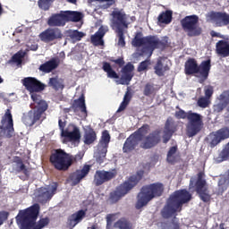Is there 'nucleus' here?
Returning a JSON list of instances; mask_svg holds the SVG:
<instances>
[{"instance_id": "nucleus-6", "label": "nucleus", "mask_w": 229, "mask_h": 229, "mask_svg": "<svg viewBox=\"0 0 229 229\" xmlns=\"http://www.w3.org/2000/svg\"><path fill=\"white\" fill-rule=\"evenodd\" d=\"M143 174V171L138 172L137 174L132 175L127 182L119 186L114 192H112L110 195L111 203H117V201H119L123 196H126L128 191H131V189H133V187H135V185L140 182Z\"/></svg>"}, {"instance_id": "nucleus-16", "label": "nucleus", "mask_w": 229, "mask_h": 229, "mask_svg": "<svg viewBox=\"0 0 229 229\" xmlns=\"http://www.w3.org/2000/svg\"><path fill=\"white\" fill-rule=\"evenodd\" d=\"M181 24L190 37H194V35H199L201 33V29L197 25L198 16L196 15L186 16L181 21Z\"/></svg>"}, {"instance_id": "nucleus-24", "label": "nucleus", "mask_w": 229, "mask_h": 229, "mask_svg": "<svg viewBox=\"0 0 229 229\" xmlns=\"http://www.w3.org/2000/svg\"><path fill=\"white\" fill-rule=\"evenodd\" d=\"M39 38L43 42H53L56 38H62V31L58 29H47L39 34Z\"/></svg>"}, {"instance_id": "nucleus-3", "label": "nucleus", "mask_w": 229, "mask_h": 229, "mask_svg": "<svg viewBox=\"0 0 229 229\" xmlns=\"http://www.w3.org/2000/svg\"><path fill=\"white\" fill-rule=\"evenodd\" d=\"M131 45L134 47H142V51L140 55L143 58H149L153 55V51L160 46V40L157 37H142V33L139 32L136 34L135 38L132 39Z\"/></svg>"}, {"instance_id": "nucleus-26", "label": "nucleus", "mask_w": 229, "mask_h": 229, "mask_svg": "<svg viewBox=\"0 0 229 229\" xmlns=\"http://www.w3.org/2000/svg\"><path fill=\"white\" fill-rule=\"evenodd\" d=\"M86 212L85 210H79L76 213L72 214L68 218V225L71 228H74L76 225L79 223H81L83 219L85 218Z\"/></svg>"}, {"instance_id": "nucleus-11", "label": "nucleus", "mask_w": 229, "mask_h": 229, "mask_svg": "<svg viewBox=\"0 0 229 229\" xmlns=\"http://www.w3.org/2000/svg\"><path fill=\"white\" fill-rule=\"evenodd\" d=\"M148 130H149V126L144 125L143 127L140 128L138 131L131 134L124 142L123 147V153H131L139 142H140V139H142L143 135L148 133Z\"/></svg>"}, {"instance_id": "nucleus-33", "label": "nucleus", "mask_w": 229, "mask_h": 229, "mask_svg": "<svg viewBox=\"0 0 229 229\" xmlns=\"http://www.w3.org/2000/svg\"><path fill=\"white\" fill-rule=\"evenodd\" d=\"M97 139L96 131L89 127L85 128V133L83 136L84 144H92Z\"/></svg>"}, {"instance_id": "nucleus-39", "label": "nucleus", "mask_w": 229, "mask_h": 229, "mask_svg": "<svg viewBox=\"0 0 229 229\" xmlns=\"http://www.w3.org/2000/svg\"><path fill=\"white\" fill-rule=\"evenodd\" d=\"M103 70L105 71V72H107L108 78H113L114 80H117V78H119V75H117V72L112 70V66H110L108 63H104Z\"/></svg>"}, {"instance_id": "nucleus-12", "label": "nucleus", "mask_w": 229, "mask_h": 229, "mask_svg": "<svg viewBox=\"0 0 229 229\" xmlns=\"http://www.w3.org/2000/svg\"><path fill=\"white\" fill-rule=\"evenodd\" d=\"M203 126V116L197 113H188V125H187V135L188 137H194L200 131Z\"/></svg>"}, {"instance_id": "nucleus-63", "label": "nucleus", "mask_w": 229, "mask_h": 229, "mask_svg": "<svg viewBox=\"0 0 229 229\" xmlns=\"http://www.w3.org/2000/svg\"><path fill=\"white\" fill-rule=\"evenodd\" d=\"M9 96H13V93H10Z\"/></svg>"}, {"instance_id": "nucleus-7", "label": "nucleus", "mask_w": 229, "mask_h": 229, "mask_svg": "<svg viewBox=\"0 0 229 229\" xmlns=\"http://www.w3.org/2000/svg\"><path fill=\"white\" fill-rule=\"evenodd\" d=\"M83 19V13L76 11H62L58 14H54L48 20L49 26H65V22L72 21L78 22Z\"/></svg>"}, {"instance_id": "nucleus-4", "label": "nucleus", "mask_w": 229, "mask_h": 229, "mask_svg": "<svg viewBox=\"0 0 229 229\" xmlns=\"http://www.w3.org/2000/svg\"><path fill=\"white\" fill-rule=\"evenodd\" d=\"M162 192H164L163 183L157 182L144 186L138 194L136 208H142V207H146L151 199L162 196Z\"/></svg>"}, {"instance_id": "nucleus-51", "label": "nucleus", "mask_w": 229, "mask_h": 229, "mask_svg": "<svg viewBox=\"0 0 229 229\" xmlns=\"http://www.w3.org/2000/svg\"><path fill=\"white\" fill-rule=\"evenodd\" d=\"M188 116L189 113H185V111L182 109L175 113V117H177V119H185L186 117L188 118Z\"/></svg>"}, {"instance_id": "nucleus-55", "label": "nucleus", "mask_w": 229, "mask_h": 229, "mask_svg": "<svg viewBox=\"0 0 229 229\" xmlns=\"http://www.w3.org/2000/svg\"><path fill=\"white\" fill-rule=\"evenodd\" d=\"M17 165H18L17 171H26L25 166H24V165H22V163L20 162L17 164Z\"/></svg>"}, {"instance_id": "nucleus-15", "label": "nucleus", "mask_w": 229, "mask_h": 229, "mask_svg": "<svg viewBox=\"0 0 229 229\" xmlns=\"http://www.w3.org/2000/svg\"><path fill=\"white\" fill-rule=\"evenodd\" d=\"M13 119L12 118L10 109H7L1 121L0 139L1 137L10 139V137H13Z\"/></svg>"}, {"instance_id": "nucleus-34", "label": "nucleus", "mask_w": 229, "mask_h": 229, "mask_svg": "<svg viewBox=\"0 0 229 229\" xmlns=\"http://www.w3.org/2000/svg\"><path fill=\"white\" fill-rule=\"evenodd\" d=\"M58 67V60L57 59H52L44 64L40 65L39 70L42 71V72H51L54 69H56Z\"/></svg>"}, {"instance_id": "nucleus-58", "label": "nucleus", "mask_w": 229, "mask_h": 229, "mask_svg": "<svg viewBox=\"0 0 229 229\" xmlns=\"http://www.w3.org/2000/svg\"><path fill=\"white\" fill-rule=\"evenodd\" d=\"M37 49H38V46H37V45H32V46L30 47V50H31V51H37Z\"/></svg>"}, {"instance_id": "nucleus-37", "label": "nucleus", "mask_w": 229, "mask_h": 229, "mask_svg": "<svg viewBox=\"0 0 229 229\" xmlns=\"http://www.w3.org/2000/svg\"><path fill=\"white\" fill-rule=\"evenodd\" d=\"M166 160L170 164H174V162H176V160H178V152H177L176 147H172L168 150Z\"/></svg>"}, {"instance_id": "nucleus-13", "label": "nucleus", "mask_w": 229, "mask_h": 229, "mask_svg": "<svg viewBox=\"0 0 229 229\" xmlns=\"http://www.w3.org/2000/svg\"><path fill=\"white\" fill-rule=\"evenodd\" d=\"M22 84L30 93L32 101H38L39 98L37 92H42V90H44V84L33 77H27L23 79Z\"/></svg>"}, {"instance_id": "nucleus-43", "label": "nucleus", "mask_w": 229, "mask_h": 229, "mask_svg": "<svg viewBox=\"0 0 229 229\" xmlns=\"http://www.w3.org/2000/svg\"><path fill=\"white\" fill-rule=\"evenodd\" d=\"M128 103H130V91L125 93L123 101L121 103L117 112H123V110H125L126 106H128Z\"/></svg>"}, {"instance_id": "nucleus-31", "label": "nucleus", "mask_w": 229, "mask_h": 229, "mask_svg": "<svg viewBox=\"0 0 229 229\" xmlns=\"http://www.w3.org/2000/svg\"><path fill=\"white\" fill-rule=\"evenodd\" d=\"M216 53L224 58L229 56V43L228 41L220 40L216 43Z\"/></svg>"}, {"instance_id": "nucleus-40", "label": "nucleus", "mask_w": 229, "mask_h": 229, "mask_svg": "<svg viewBox=\"0 0 229 229\" xmlns=\"http://www.w3.org/2000/svg\"><path fill=\"white\" fill-rule=\"evenodd\" d=\"M67 35L73 42H76L78 40H81L84 34L78 30H68Z\"/></svg>"}, {"instance_id": "nucleus-22", "label": "nucleus", "mask_w": 229, "mask_h": 229, "mask_svg": "<svg viewBox=\"0 0 229 229\" xmlns=\"http://www.w3.org/2000/svg\"><path fill=\"white\" fill-rule=\"evenodd\" d=\"M135 67L131 64H126L122 70V75L119 81H116L118 85H130L131 78H133V71Z\"/></svg>"}, {"instance_id": "nucleus-61", "label": "nucleus", "mask_w": 229, "mask_h": 229, "mask_svg": "<svg viewBox=\"0 0 229 229\" xmlns=\"http://www.w3.org/2000/svg\"><path fill=\"white\" fill-rule=\"evenodd\" d=\"M4 80L3 78L0 76V83H3Z\"/></svg>"}, {"instance_id": "nucleus-56", "label": "nucleus", "mask_w": 229, "mask_h": 229, "mask_svg": "<svg viewBox=\"0 0 229 229\" xmlns=\"http://www.w3.org/2000/svg\"><path fill=\"white\" fill-rule=\"evenodd\" d=\"M114 62H115V64H118V65H123L124 64V61L123 59H117Z\"/></svg>"}, {"instance_id": "nucleus-35", "label": "nucleus", "mask_w": 229, "mask_h": 229, "mask_svg": "<svg viewBox=\"0 0 229 229\" xmlns=\"http://www.w3.org/2000/svg\"><path fill=\"white\" fill-rule=\"evenodd\" d=\"M73 106H75V108H79L82 115L87 117V106H85V97H83V95L74 101Z\"/></svg>"}, {"instance_id": "nucleus-42", "label": "nucleus", "mask_w": 229, "mask_h": 229, "mask_svg": "<svg viewBox=\"0 0 229 229\" xmlns=\"http://www.w3.org/2000/svg\"><path fill=\"white\" fill-rule=\"evenodd\" d=\"M92 3H97L100 8H109L115 3V0H93Z\"/></svg>"}, {"instance_id": "nucleus-8", "label": "nucleus", "mask_w": 229, "mask_h": 229, "mask_svg": "<svg viewBox=\"0 0 229 229\" xmlns=\"http://www.w3.org/2000/svg\"><path fill=\"white\" fill-rule=\"evenodd\" d=\"M210 71V61H204L198 67V64L194 59H190L185 63V74H198L201 78V81H205L208 78Z\"/></svg>"}, {"instance_id": "nucleus-19", "label": "nucleus", "mask_w": 229, "mask_h": 229, "mask_svg": "<svg viewBox=\"0 0 229 229\" xmlns=\"http://www.w3.org/2000/svg\"><path fill=\"white\" fill-rule=\"evenodd\" d=\"M229 137V130L220 129L219 131L216 132H212L208 137V142L210 145L211 148H215V146H217L221 140H225V139H228Z\"/></svg>"}, {"instance_id": "nucleus-46", "label": "nucleus", "mask_w": 229, "mask_h": 229, "mask_svg": "<svg viewBox=\"0 0 229 229\" xmlns=\"http://www.w3.org/2000/svg\"><path fill=\"white\" fill-rule=\"evenodd\" d=\"M55 0H39L38 4L41 10H49V6H51V3Z\"/></svg>"}, {"instance_id": "nucleus-54", "label": "nucleus", "mask_w": 229, "mask_h": 229, "mask_svg": "<svg viewBox=\"0 0 229 229\" xmlns=\"http://www.w3.org/2000/svg\"><path fill=\"white\" fill-rule=\"evenodd\" d=\"M107 219V226L112 225V221H114V219H115V215H108L106 216Z\"/></svg>"}, {"instance_id": "nucleus-49", "label": "nucleus", "mask_w": 229, "mask_h": 229, "mask_svg": "<svg viewBox=\"0 0 229 229\" xmlns=\"http://www.w3.org/2000/svg\"><path fill=\"white\" fill-rule=\"evenodd\" d=\"M225 104H223L222 102H219L216 100V105L214 106V112L219 113L223 111V109L225 107Z\"/></svg>"}, {"instance_id": "nucleus-47", "label": "nucleus", "mask_w": 229, "mask_h": 229, "mask_svg": "<svg viewBox=\"0 0 229 229\" xmlns=\"http://www.w3.org/2000/svg\"><path fill=\"white\" fill-rule=\"evenodd\" d=\"M25 55L26 53L24 52H18L13 56V62H14V64H17V65H21V64H22V58H24Z\"/></svg>"}, {"instance_id": "nucleus-27", "label": "nucleus", "mask_w": 229, "mask_h": 229, "mask_svg": "<svg viewBox=\"0 0 229 229\" xmlns=\"http://www.w3.org/2000/svg\"><path fill=\"white\" fill-rule=\"evenodd\" d=\"M38 119H40V114H37V110L32 109L23 115L22 121L26 126H33Z\"/></svg>"}, {"instance_id": "nucleus-32", "label": "nucleus", "mask_w": 229, "mask_h": 229, "mask_svg": "<svg viewBox=\"0 0 229 229\" xmlns=\"http://www.w3.org/2000/svg\"><path fill=\"white\" fill-rule=\"evenodd\" d=\"M39 99L38 100H33L35 105V108L32 110H36V114H39V117L47 110V103L44 100H42V98L40 95H38Z\"/></svg>"}, {"instance_id": "nucleus-18", "label": "nucleus", "mask_w": 229, "mask_h": 229, "mask_svg": "<svg viewBox=\"0 0 229 229\" xmlns=\"http://www.w3.org/2000/svg\"><path fill=\"white\" fill-rule=\"evenodd\" d=\"M196 189L199 198L202 201H209L210 194L207 190V182H205V174L199 173L198 174L197 182H196Z\"/></svg>"}, {"instance_id": "nucleus-57", "label": "nucleus", "mask_w": 229, "mask_h": 229, "mask_svg": "<svg viewBox=\"0 0 229 229\" xmlns=\"http://www.w3.org/2000/svg\"><path fill=\"white\" fill-rule=\"evenodd\" d=\"M194 182H196V180H194V178H191L190 182V190L194 188Z\"/></svg>"}, {"instance_id": "nucleus-5", "label": "nucleus", "mask_w": 229, "mask_h": 229, "mask_svg": "<svg viewBox=\"0 0 229 229\" xmlns=\"http://www.w3.org/2000/svg\"><path fill=\"white\" fill-rule=\"evenodd\" d=\"M59 128L61 130V140L64 144H72L73 146H78L80 144V139H81V134H80V129L74 124H70L65 128V121L59 120Z\"/></svg>"}, {"instance_id": "nucleus-44", "label": "nucleus", "mask_w": 229, "mask_h": 229, "mask_svg": "<svg viewBox=\"0 0 229 229\" xmlns=\"http://www.w3.org/2000/svg\"><path fill=\"white\" fill-rule=\"evenodd\" d=\"M114 226L119 229H132L131 224L128 223L126 220H119L115 223Z\"/></svg>"}, {"instance_id": "nucleus-21", "label": "nucleus", "mask_w": 229, "mask_h": 229, "mask_svg": "<svg viewBox=\"0 0 229 229\" xmlns=\"http://www.w3.org/2000/svg\"><path fill=\"white\" fill-rule=\"evenodd\" d=\"M117 176V171L111 170V171H97L95 174L94 182L96 185H103L105 182H109Z\"/></svg>"}, {"instance_id": "nucleus-2", "label": "nucleus", "mask_w": 229, "mask_h": 229, "mask_svg": "<svg viewBox=\"0 0 229 229\" xmlns=\"http://www.w3.org/2000/svg\"><path fill=\"white\" fill-rule=\"evenodd\" d=\"M187 201H191V195L189 194V191L185 190L175 191L170 196L167 205L162 211L163 217H173L174 213L180 211L182 205H183V203H187Z\"/></svg>"}, {"instance_id": "nucleus-59", "label": "nucleus", "mask_w": 229, "mask_h": 229, "mask_svg": "<svg viewBox=\"0 0 229 229\" xmlns=\"http://www.w3.org/2000/svg\"><path fill=\"white\" fill-rule=\"evenodd\" d=\"M68 1V3H72V4H75V3H76V0H67Z\"/></svg>"}, {"instance_id": "nucleus-20", "label": "nucleus", "mask_w": 229, "mask_h": 229, "mask_svg": "<svg viewBox=\"0 0 229 229\" xmlns=\"http://www.w3.org/2000/svg\"><path fill=\"white\" fill-rule=\"evenodd\" d=\"M56 189H57V184L55 182H53L47 188H40L37 193L38 200L44 203V201H47L48 199H51L53 196H55V193L56 192Z\"/></svg>"}, {"instance_id": "nucleus-60", "label": "nucleus", "mask_w": 229, "mask_h": 229, "mask_svg": "<svg viewBox=\"0 0 229 229\" xmlns=\"http://www.w3.org/2000/svg\"><path fill=\"white\" fill-rule=\"evenodd\" d=\"M0 15H3V7L1 6V4H0Z\"/></svg>"}, {"instance_id": "nucleus-25", "label": "nucleus", "mask_w": 229, "mask_h": 229, "mask_svg": "<svg viewBox=\"0 0 229 229\" xmlns=\"http://www.w3.org/2000/svg\"><path fill=\"white\" fill-rule=\"evenodd\" d=\"M89 171H90V165H84L81 170L76 171L69 177V183H71V185H77L79 182H81V180L89 174Z\"/></svg>"}, {"instance_id": "nucleus-52", "label": "nucleus", "mask_w": 229, "mask_h": 229, "mask_svg": "<svg viewBox=\"0 0 229 229\" xmlns=\"http://www.w3.org/2000/svg\"><path fill=\"white\" fill-rule=\"evenodd\" d=\"M214 94V89L210 86H208L205 88V98H208L210 99L212 98V95Z\"/></svg>"}, {"instance_id": "nucleus-28", "label": "nucleus", "mask_w": 229, "mask_h": 229, "mask_svg": "<svg viewBox=\"0 0 229 229\" xmlns=\"http://www.w3.org/2000/svg\"><path fill=\"white\" fill-rule=\"evenodd\" d=\"M108 31V27H100L95 35L91 36V42L94 46H103V37Z\"/></svg>"}, {"instance_id": "nucleus-64", "label": "nucleus", "mask_w": 229, "mask_h": 229, "mask_svg": "<svg viewBox=\"0 0 229 229\" xmlns=\"http://www.w3.org/2000/svg\"><path fill=\"white\" fill-rule=\"evenodd\" d=\"M3 95L0 93V98L2 97Z\"/></svg>"}, {"instance_id": "nucleus-53", "label": "nucleus", "mask_w": 229, "mask_h": 229, "mask_svg": "<svg viewBox=\"0 0 229 229\" xmlns=\"http://www.w3.org/2000/svg\"><path fill=\"white\" fill-rule=\"evenodd\" d=\"M151 92H153V86L148 84V85L145 87L144 95H145V96H149V95L151 94Z\"/></svg>"}, {"instance_id": "nucleus-48", "label": "nucleus", "mask_w": 229, "mask_h": 229, "mask_svg": "<svg viewBox=\"0 0 229 229\" xmlns=\"http://www.w3.org/2000/svg\"><path fill=\"white\" fill-rule=\"evenodd\" d=\"M150 63L149 60H146L140 63V64L138 67L139 72H142V71H146L148 67L149 66Z\"/></svg>"}, {"instance_id": "nucleus-50", "label": "nucleus", "mask_w": 229, "mask_h": 229, "mask_svg": "<svg viewBox=\"0 0 229 229\" xmlns=\"http://www.w3.org/2000/svg\"><path fill=\"white\" fill-rule=\"evenodd\" d=\"M10 213L8 211H0V226L8 219Z\"/></svg>"}, {"instance_id": "nucleus-41", "label": "nucleus", "mask_w": 229, "mask_h": 229, "mask_svg": "<svg viewBox=\"0 0 229 229\" xmlns=\"http://www.w3.org/2000/svg\"><path fill=\"white\" fill-rule=\"evenodd\" d=\"M210 98L207 97H200L197 101V105L199 108H208V106H210Z\"/></svg>"}, {"instance_id": "nucleus-62", "label": "nucleus", "mask_w": 229, "mask_h": 229, "mask_svg": "<svg viewBox=\"0 0 229 229\" xmlns=\"http://www.w3.org/2000/svg\"><path fill=\"white\" fill-rule=\"evenodd\" d=\"M90 229H96V226H92Z\"/></svg>"}, {"instance_id": "nucleus-23", "label": "nucleus", "mask_w": 229, "mask_h": 229, "mask_svg": "<svg viewBox=\"0 0 229 229\" xmlns=\"http://www.w3.org/2000/svg\"><path fill=\"white\" fill-rule=\"evenodd\" d=\"M146 134H144L140 140V148L143 149H149V148H153V146H157L158 142H160V134L155 132L150 134L149 136L144 138Z\"/></svg>"}, {"instance_id": "nucleus-9", "label": "nucleus", "mask_w": 229, "mask_h": 229, "mask_svg": "<svg viewBox=\"0 0 229 229\" xmlns=\"http://www.w3.org/2000/svg\"><path fill=\"white\" fill-rule=\"evenodd\" d=\"M112 15L113 19L111 26L113 30H115L118 33V46H120V47H124V46H126V42L124 41L123 30L124 28H127L126 14H124L123 11H114Z\"/></svg>"}, {"instance_id": "nucleus-1", "label": "nucleus", "mask_w": 229, "mask_h": 229, "mask_svg": "<svg viewBox=\"0 0 229 229\" xmlns=\"http://www.w3.org/2000/svg\"><path fill=\"white\" fill-rule=\"evenodd\" d=\"M38 210L40 207L35 204L24 210H20L16 216L17 225L21 229H42L49 225V218H41L38 223Z\"/></svg>"}, {"instance_id": "nucleus-45", "label": "nucleus", "mask_w": 229, "mask_h": 229, "mask_svg": "<svg viewBox=\"0 0 229 229\" xmlns=\"http://www.w3.org/2000/svg\"><path fill=\"white\" fill-rule=\"evenodd\" d=\"M180 225H178V221L176 218L173 222H168L163 225L162 229H179Z\"/></svg>"}, {"instance_id": "nucleus-10", "label": "nucleus", "mask_w": 229, "mask_h": 229, "mask_svg": "<svg viewBox=\"0 0 229 229\" xmlns=\"http://www.w3.org/2000/svg\"><path fill=\"white\" fill-rule=\"evenodd\" d=\"M50 162L59 171H67L72 164V157L62 149H57L50 157Z\"/></svg>"}, {"instance_id": "nucleus-17", "label": "nucleus", "mask_w": 229, "mask_h": 229, "mask_svg": "<svg viewBox=\"0 0 229 229\" xmlns=\"http://www.w3.org/2000/svg\"><path fill=\"white\" fill-rule=\"evenodd\" d=\"M206 17L208 22H212L218 27L228 26L229 24V14L226 13L210 12Z\"/></svg>"}, {"instance_id": "nucleus-30", "label": "nucleus", "mask_w": 229, "mask_h": 229, "mask_svg": "<svg viewBox=\"0 0 229 229\" xmlns=\"http://www.w3.org/2000/svg\"><path fill=\"white\" fill-rule=\"evenodd\" d=\"M173 133H174V122L171 118H168L165 125L164 142H167Z\"/></svg>"}, {"instance_id": "nucleus-29", "label": "nucleus", "mask_w": 229, "mask_h": 229, "mask_svg": "<svg viewBox=\"0 0 229 229\" xmlns=\"http://www.w3.org/2000/svg\"><path fill=\"white\" fill-rule=\"evenodd\" d=\"M167 64H169V60L167 58H160L157 61V64L155 66V72L157 76H164V73L166 71H169Z\"/></svg>"}, {"instance_id": "nucleus-38", "label": "nucleus", "mask_w": 229, "mask_h": 229, "mask_svg": "<svg viewBox=\"0 0 229 229\" xmlns=\"http://www.w3.org/2000/svg\"><path fill=\"white\" fill-rule=\"evenodd\" d=\"M173 19V12L171 11H166L163 13H161L158 17L159 22L162 24H169Z\"/></svg>"}, {"instance_id": "nucleus-36", "label": "nucleus", "mask_w": 229, "mask_h": 229, "mask_svg": "<svg viewBox=\"0 0 229 229\" xmlns=\"http://www.w3.org/2000/svg\"><path fill=\"white\" fill-rule=\"evenodd\" d=\"M49 85L55 89V90H62V89H64V80L58 77L51 78Z\"/></svg>"}, {"instance_id": "nucleus-14", "label": "nucleus", "mask_w": 229, "mask_h": 229, "mask_svg": "<svg viewBox=\"0 0 229 229\" xmlns=\"http://www.w3.org/2000/svg\"><path fill=\"white\" fill-rule=\"evenodd\" d=\"M110 142V133L108 131H104L102 132V137L100 142L98 143L97 151L95 152V158L98 164L101 165L105 162L106 157V151L108 148V143Z\"/></svg>"}]
</instances>
